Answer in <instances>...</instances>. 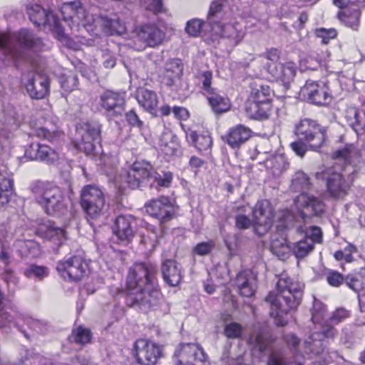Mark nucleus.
Instances as JSON below:
<instances>
[{
    "label": "nucleus",
    "instance_id": "obj_1",
    "mask_svg": "<svg viewBox=\"0 0 365 365\" xmlns=\"http://www.w3.org/2000/svg\"><path fill=\"white\" fill-rule=\"evenodd\" d=\"M125 304L147 312L159 304L161 294L155 287V267L135 262L128 269L124 289Z\"/></svg>",
    "mask_w": 365,
    "mask_h": 365
},
{
    "label": "nucleus",
    "instance_id": "obj_2",
    "mask_svg": "<svg viewBox=\"0 0 365 365\" xmlns=\"http://www.w3.org/2000/svg\"><path fill=\"white\" fill-rule=\"evenodd\" d=\"M304 284L282 274L277 283V292H270L265 298L269 304V314L278 327L288 323L287 316L300 304Z\"/></svg>",
    "mask_w": 365,
    "mask_h": 365
},
{
    "label": "nucleus",
    "instance_id": "obj_3",
    "mask_svg": "<svg viewBox=\"0 0 365 365\" xmlns=\"http://www.w3.org/2000/svg\"><path fill=\"white\" fill-rule=\"evenodd\" d=\"M358 150L353 145H346L333 153L334 158H341L348 161L341 172H336L333 168H328L315 174L317 179L326 181L327 192L334 198H343L347 194L357 176V171L351 163L357 158Z\"/></svg>",
    "mask_w": 365,
    "mask_h": 365
},
{
    "label": "nucleus",
    "instance_id": "obj_4",
    "mask_svg": "<svg viewBox=\"0 0 365 365\" xmlns=\"http://www.w3.org/2000/svg\"><path fill=\"white\" fill-rule=\"evenodd\" d=\"M29 190L34 201L44 212L52 216H61L67 211L66 198L61 189L47 181L33 182Z\"/></svg>",
    "mask_w": 365,
    "mask_h": 365
},
{
    "label": "nucleus",
    "instance_id": "obj_5",
    "mask_svg": "<svg viewBox=\"0 0 365 365\" xmlns=\"http://www.w3.org/2000/svg\"><path fill=\"white\" fill-rule=\"evenodd\" d=\"M294 134L297 140L290 146L299 156L303 157L308 150L317 151L327 139L326 129L315 120L304 118L295 125Z\"/></svg>",
    "mask_w": 365,
    "mask_h": 365
},
{
    "label": "nucleus",
    "instance_id": "obj_6",
    "mask_svg": "<svg viewBox=\"0 0 365 365\" xmlns=\"http://www.w3.org/2000/svg\"><path fill=\"white\" fill-rule=\"evenodd\" d=\"M311 187L312 183L306 173L302 171L294 173L292 178L290 188L294 192H301L294 200L296 205L305 210L307 215L317 216L323 213L324 205L319 198L306 194V191Z\"/></svg>",
    "mask_w": 365,
    "mask_h": 365
},
{
    "label": "nucleus",
    "instance_id": "obj_7",
    "mask_svg": "<svg viewBox=\"0 0 365 365\" xmlns=\"http://www.w3.org/2000/svg\"><path fill=\"white\" fill-rule=\"evenodd\" d=\"M80 204L92 225L91 220H96L104 214L105 197L102 190L93 185L84 186L81 192Z\"/></svg>",
    "mask_w": 365,
    "mask_h": 365
},
{
    "label": "nucleus",
    "instance_id": "obj_8",
    "mask_svg": "<svg viewBox=\"0 0 365 365\" xmlns=\"http://www.w3.org/2000/svg\"><path fill=\"white\" fill-rule=\"evenodd\" d=\"M61 12L63 21L71 30L78 29L80 25L88 29L96 21L93 16L90 14L79 1L64 3Z\"/></svg>",
    "mask_w": 365,
    "mask_h": 365
},
{
    "label": "nucleus",
    "instance_id": "obj_9",
    "mask_svg": "<svg viewBox=\"0 0 365 365\" xmlns=\"http://www.w3.org/2000/svg\"><path fill=\"white\" fill-rule=\"evenodd\" d=\"M320 327L319 331H313L304 341L305 351L307 353L314 355L323 353L329 342L336 336V329L329 323H323Z\"/></svg>",
    "mask_w": 365,
    "mask_h": 365
},
{
    "label": "nucleus",
    "instance_id": "obj_10",
    "mask_svg": "<svg viewBox=\"0 0 365 365\" xmlns=\"http://www.w3.org/2000/svg\"><path fill=\"white\" fill-rule=\"evenodd\" d=\"M98 105L109 119L121 117L125 109V93L106 90L100 95Z\"/></svg>",
    "mask_w": 365,
    "mask_h": 365
},
{
    "label": "nucleus",
    "instance_id": "obj_11",
    "mask_svg": "<svg viewBox=\"0 0 365 365\" xmlns=\"http://www.w3.org/2000/svg\"><path fill=\"white\" fill-rule=\"evenodd\" d=\"M56 269L64 279L78 282L86 274L88 264L82 257L73 255L60 260Z\"/></svg>",
    "mask_w": 365,
    "mask_h": 365
},
{
    "label": "nucleus",
    "instance_id": "obj_12",
    "mask_svg": "<svg viewBox=\"0 0 365 365\" xmlns=\"http://www.w3.org/2000/svg\"><path fill=\"white\" fill-rule=\"evenodd\" d=\"M26 11L29 19L36 26L48 25L52 28L59 38L64 36V28L58 18L51 11L46 10L39 4H29Z\"/></svg>",
    "mask_w": 365,
    "mask_h": 365
},
{
    "label": "nucleus",
    "instance_id": "obj_13",
    "mask_svg": "<svg viewBox=\"0 0 365 365\" xmlns=\"http://www.w3.org/2000/svg\"><path fill=\"white\" fill-rule=\"evenodd\" d=\"M322 241L321 229L317 226H311L307 228L305 236L292 245L291 252L297 259H303L314 250L316 243H321Z\"/></svg>",
    "mask_w": 365,
    "mask_h": 365
},
{
    "label": "nucleus",
    "instance_id": "obj_14",
    "mask_svg": "<svg viewBox=\"0 0 365 365\" xmlns=\"http://www.w3.org/2000/svg\"><path fill=\"white\" fill-rule=\"evenodd\" d=\"M134 348V355L139 365H156L162 355L161 347L146 339L137 340Z\"/></svg>",
    "mask_w": 365,
    "mask_h": 365
},
{
    "label": "nucleus",
    "instance_id": "obj_15",
    "mask_svg": "<svg viewBox=\"0 0 365 365\" xmlns=\"http://www.w3.org/2000/svg\"><path fill=\"white\" fill-rule=\"evenodd\" d=\"M252 213L255 232L259 235H263L270 229L274 217L270 202L267 200L258 201Z\"/></svg>",
    "mask_w": 365,
    "mask_h": 365
},
{
    "label": "nucleus",
    "instance_id": "obj_16",
    "mask_svg": "<svg viewBox=\"0 0 365 365\" xmlns=\"http://www.w3.org/2000/svg\"><path fill=\"white\" fill-rule=\"evenodd\" d=\"M272 341L273 339L269 331L262 327L255 328L248 339L252 355L259 359L269 352Z\"/></svg>",
    "mask_w": 365,
    "mask_h": 365
},
{
    "label": "nucleus",
    "instance_id": "obj_17",
    "mask_svg": "<svg viewBox=\"0 0 365 365\" xmlns=\"http://www.w3.org/2000/svg\"><path fill=\"white\" fill-rule=\"evenodd\" d=\"M300 96L307 102L317 106H325L331 101L327 88L312 80H308L299 92Z\"/></svg>",
    "mask_w": 365,
    "mask_h": 365
},
{
    "label": "nucleus",
    "instance_id": "obj_18",
    "mask_svg": "<svg viewBox=\"0 0 365 365\" xmlns=\"http://www.w3.org/2000/svg\"><path fill=\"white\" fill-rule=\"evenodd\" d=\"M145 208L147 213L157 219L160 223L170 220L174 213L170 199L165 196L149 200L145 204Z\"/></svg>",
    "mask_w": 365,
    "mask_h": 365
},
{
    "label": "nucleus",
    "instance_id": "obj_19",
    "mask_svg": "<svg viewBox=\"0 0 365 365\" xmlns=\"http://www.w3.org/2000/svg\"><path fill=\"white\" fill-rule=\"evenodd\" d=\"M25 87L28 95L31 98H44L49 93V78L41 73H30L28 74Z\"/></svg>",
    "mask_w": 365,
    "mask_h": 365
},
{
    "label": "nucleus",
    "instance_id": "obj_20",
    "mask_svg": "<svg viewBox=\"0 0 365 365\" xmlns=\"http://www.w3.org/2000/svg\"><path fill=\"white\" fill-rule=\"evenodd\" d=\"M135 220L130 215H118L114 222L113 232L119 242L127 245L135 236Z\"/></svg>",
    "mask_w": 365,
    "mask_h": 365
},
{
    "label": "nucleus",
    "instance_id": "obj_21",
    "mask_svg": "<svg viewBox=\"0 0 365 365\" xmlns=\"http://www.w3.org/2000/svg\"><path fill=\"white\" fill-rule=\"evenodd\" d=\"M36 235L38 237L60 246L66 241V232L58 227L54 222L43 220L36 228Z\"/></svg>",
    "mask_w": 365,
    "mask_h": 365
},
{
    "label": "nucleus",
    "instance_id": "obj_22",
    "mask_svg": "<svg viewBox=\"0 0 365 365\" xmlns=\"http://www.w3.org/2000/svg\"><path fill=\"white\" fill-rule=\"evenodd\" d=\"M25 157L31 160L53 164L58 160V153L47 145L32 143L26 149Z\"/></svg>",
    "mask_w": 365,
    "mask_h": 365
},
{
    "label": "nucleus",
    "instance_id": "obj_23",
    "mask_svg": "<svg viewBox=\"0 0 365 365\" xmlns=\"http://www.w3.org/2000/svg\"><path fill=\"white\" fill-rule=\"evenodd\" d=\"M81 140L77 145L79 150L86 155H90L96 150V145L101 142L100 130L98 128L87 124L85 128L80 130Z\"/></svg>",
    "mask_w": 365,
    "mask_h": 365
},
{
    "label": "nucleus",
    "instance_id": "obj_24",
    "mask_svg": "<svg viewBox=\"0 0 365 365\" xmlns=\"http://www.w3.org/2000/svg\"><path fill=\"white\" fill-rule=\"evenodd\" d=\"M211 29L216 35L227 39L232 46H237L245 36L243 29L237 23L227 24L222 21Z\"/></svg>",
    "mask_w": 365,
    "mask_h": 365
},
{
    "label": "nucleus",
    "instance_id": "obj_25",
    "mask_svg": "<svg viewBox=\"0 0 365 365\" xmlns=\"http://www.w3.org/2000/svg\"><path fill=\"white\" fill-rule=\"evenodd\" d=\"M252 133L250 128L238 124L228 130L223 140L232 148L238 149L250 138Z\"/></svg>",
    "mask_w": 365,
    "mask_h": 365
},
{
    "label": "nucleus",
    "instance_id": "obj_26",
    "mask_svg": "<svg viewBox=\"0 0 365 365\" xmlns=\"http://www.w3.org/2000/svg\"><path fill=\"white\" fill-rule=\"evenodd\" d=\"M266 68L274 80L281 81L286 87H288L294 80L296 74L295 67L290 63L286 64L267 63Z\"/></svg>",
    "mask_w": 365,
    "mask_h": 365
},
{
    "label": "nucleus",
    "instance_id": "obj_27",
    "mask_svg": "<svg viewBox=\"0 0 365 365\" xmlns=\"http://www.w3.org/2000/svg\"><path fill=\"white\" fill-rule=\"evenodd\" d=\"M21 235H23L21 229L16 230L12 235L15 238L13 243L14 249L21 257H37L40 253L38 244L32 240L20 239Z\"/></svg>",
    "mask_w": 365,
    "mask_h": 365
},
{
    "label": "nucleus",
    "instance_id": "obj_28",
    "mask_svg": "<svg viewBox=\"0 0 365 365\" xmlns=\"http://www.w3.org/2000/svg\"><path fill=\"white\" fill-rule=\"evenodd\" d=\"M138 38L149 46H155L161 43L165 34L156 25L147 24L140 26L137 29Z\"/></svg>",
    "mask_w": 365,
    "mask_h": 365
},
{
    "label": "nucleus",
    "instance_id": "obj_29",
    "mask_svg": "<svg viewBox=\"0 0 365 365\" xmlns=\"http://www.w3.org/2000/svg\"><path fill=\"white\" fill-rule=\"evenodd\" d=\"M98 20L103 31L108 35L120 36L125 33V25L116 14H101Z\"/></svg>",
    "mask_w": 365,
    "mask_h": 365
},
{
    "label": "nucleus",
    "instance_id": "obj_30",
    "mask_svg": "<svg viewBox=\"0 0 365 365\" xmlns=\"http://www.w3.org/2000/svg\"><path fill=\"white\" fill-rule=\"evenodd\" d=\"M256 277L250 270L240 272L236 277V286L242 297H250L256 289Z\"/></svg>",
    "mask_w": 365,
    "mask_h": 365
},
{
    "label": "nucleus",
    "instance_id": "obj_31",
    "mask_svg": "<svg viewBox=\"0 0 365 365\" xmlns=\"http://www.w3.org/2000/svg\"><path fill=\"white\" fill-rule=\"evenodd\" d=\"M16 38L19 44L25 49L38 52L41 51L44 47L42 39L29 29H23L20 30Z\"/></svg>",
    "mask_w": 365,
    "mask_h": 365
},
{
    "label": "nucleus",
    "instance_id": "obj_32",
    "mask_svg": "<svg viewBox=\"0 0 365 365\" xmlns=\"http://www.w3.org/2000/svg\"><path fill=\"white\" fill-rule=\"evenodd\" d=\"M188 143L192 144L198 151L202 152L210 149L212 145V140L207 131L189 129L186 133Z\"/></svg>",
    "mask_w": 365,
    "mask_h": 365
},
{
    "label": "nucleus",
    "instance_id": "obj_33",
    "mask_svg": "<svg viewBox=\"0 0 365 365\" xmlns=\"http://www.w3.org/2000/svg\"><path fill=\"white\" fill-rule=\"evenodd\" d=\"M178 266L180 267V264H178ZM161 272L165 282L170 287L178 286L181 282V269L175 261L165 260L162 264Z\"/></svg>",
    "mask_w": 365,
    "mask_h": 365
},
{
    "label": "nucleus",
    "instance_id": "obj_34",
    "mask_svg": "<svg viewBox=\"0 0 365 365\" xmlns=\"http://www.w3.org/2000/svg\"><path fill=\"white\" fill-rule=\"evenodd\" d=\"M135 98L145 110L152 114L156 110L158 98L155 91L145 88H139L136 91Z\"/></svg>",
    "mask_w": 365,
    "mask_h": 365
},
{
    "label": "nucleus",
    "instance_id": "obj_35",
    "mask_svg": "<svg viewBox=\"0 0 365 365\" xmlns=\"http://www.w3.org/2000/svg\"><path fill=\"white\" fill-rule=\"evenodd\" d=\"M13 193V180L6 165L0 164V205L9 202Z\"/></svg>",
    "mask_w": 365,
    "mask_h": 365
},
{
    "label": "nucleus",
    "instance_id": "obj_36",
    "mask_svg": "<svg viewBox=\"0 0 365 365\" xmlns=\"http://www.w3.org/2000/svg\"><path fill=\"white\" fill-rule=\"evenodd\" d=\"M160 151L167 156H173L180 148L177 136L170 130H165L159 140Z\"/></svg>",
    "mask_w": 365,
    "mask_h": 365
},
{
    "label": "nucleus",
    "instance_id": "obj_37",
    "mask_svg": "<svg viewBox=\"0 0 365 365\" xmlns=\"http://www.w3.org/2000/svg\"><path fill=\"white\" fill-rule=\"evenodd\" d=\"M184 365H197L206 359V355L202 349L197 344H184Z\"/></svg>",
    "mask_w": 365,
    "mask_h": 365
},
{
    "label": "nucleus",
    "instance_id": "obj_38",
    "mask_svg": "<svg viewBox=\"0 0 365 365\" xmlns=\"http://www.w3.org/2000/svg\"><path fill=\"white\" fill-rule=\"evenodd\" d=\"M271 104H263L253 101H248L246 106L247 115L252 119L264 120L268 118Z\"/></svg>",
    "mask_w": 365,
    "mask_h": 365
},
{
    "label": "nucleus",
    "instance_id": "obj_39",
    "mask_svg": "<svg viewBox=\"0 0 365 365\" xmlns=\"http://www.w3.org/2000/svg\"><path fill=\"white\" fill-rule=\"evenodd\" d=\"M360 7H354L351 9L342 10L338 13V17L347 27L356 31L360 23Z\"/></svg>",
    "mask_w": 365,
    "mask_h": 365
},
{
    "label": "nucleus",
    "instance_id": "obj_40",
    "mask_svg": "<svg viewBox=\"0 0 365 365\" xmlns=\"http://www.w3.org/2000/svg\"><path fill=\"white\" fill-rule=\"evenodd\" d=\"M270 251L280 259H285L291 252V246L284 237L273 236L271 239Z\"/></svg>",
    "mask_w": 365,
    "mask_h": 365
},
{
    "label": "nucleus",
    "instance_id": "obj_41",
    "mask_svg": "<svg viewBox=\"0 0 365 365\" xmlns=\"http://www.w3.org/2000/svg\"><path fill=\"white\" fill-rule=\"evenodd\" d=\"M205 96L215 113H222L227 112L230 108L229 99L220 96L216 91L207 94Z\"/></svg>",
    "mask_w": 365,
    "mask_h": 365
},
{
    "label": "nucleus",
    "instance_id": "obj_42",
    "mask_svg": "<svg viewBox=\"0 0 365 365\" xmlns=\"http://www.w3.org/2000/svg\"><path fill=\"white\" fill-rule=\"evenodd\" d=\"M222 0H215L210 6L207 14V23L210 26L211 29L222 21L224 16Z\"/></svg>",
    "mask_w": 365,
    "mask_h": 365
},
{
    "label": "nucleus",
    "instance_id": "obj_43",
    "mask_svg": "<svg viewBox=\"0 0 365 365\" xmlns=\"http://www.w3.org/2000/svg\"><path fill=\"white\" fill-rule=\"evenodd\" d=\"M271 93L272 90L269 86L255 83L254 87L252 88L250 101L262 103L263 104H271Z\"/></svg>",
    "mask_w": 365,
    "mask_h": 365
},
{
    "label": "nucleus",
    "instance_id": "obj_44",
    "mask_svg": "<svg viewBox=\"0 0 365 365\" xmlns=\"http://www.w3.org/2000/svg\"><path fill=\"white\" fill-rule=\"evenodd\" d=\"M348 124L354 130L357 135H362L365 133V120L356 109H351L346 115Z\"/></svg>",
    "mask_w": 365,
    "mask_h": 365
},
{
    "label": "nucleus",
    "instance_id": "obj_45",
    "mask_svg": "<svg viewBox=\"0 0 365 365\" xmlns=\"http://www.w3.org/2000/svg\"><path fill=\"white\" fill-rule=\"evenodd\" d=\"M12 238L13 237L10 236L6 231L0 237V260L6 265L10 263L11 258L12 248L11 247V241Z\"/></svg>",
    "mask_w": 365,
    "mask_h": 365
},
{
    "label": "nucleus",
    "instance_id": "obj_46",
    "mask_svg": "<svg viewBox=\"0 0 365 365\" xmlns=\"http://www.w3.org/2000/svg\"><path fill=\"white\" fill-rule=\"evenodd\" d=\"M92 334L91 331L83 326H79L72 330V333L68 336L71 342H75L78 344H86L91 340Z\"/></svg>",
    "mask_w": 365,
    "mask_h": 365
},
{
    "label": "nucleus",
    "instance_id": "obj_47",
    "mask_svg": "<svg viewBox=\"0 0 365 365\" xmlns=\"http://www.w3.org/2000/svg\"><path fill=\"white\" fill-rule=\"evenodd\" d=\"M180 63V59L173 60L166 66V78L168 79L167 85L169 86L174 85L182 73V66Z\"/></svg>",
    "mask_w": 365,
    "mask_h": 365
},
{
    "label": "nucleus",
    "instance_id": "obj_48",
    "mask_svg": "<svg viewBox=\"0 0 365 365\" xmlns=\"http://www.w3.org/2000/svg\"><path fill=\"white\" fill-rule=\"evenodd\" d=\"M267 167L271 170L274 175L278 176L287 168L289 163L282 155H277L266 162Z\"/></svg>",
    "mask_w": 365,
    "mask_h": 365
},
{
    "label": "nucleus",
    "instance_id": "obj_49",
    "mask_svg": "<svg viewBox=\"0 0 365 365\" xmlns=\"http://www.w3.org/2000/svg\"><path fill=\"white\" fill-rule=\"evenodd\" d=\"M23 273L27 278L42 280L48 276L49 269L46 266L31 264L24 269Z\"/></svg>",
    "mask_w": 365,
    "mask_h": 365
},
{
    "label": "nucleus",
    "instance_id": "obj_50",
    "mask_svg": "<svg viewBox=\"0 0 365 365\" xmlns=\"http://www.w3.org/2000/svg\"><path fill=\"white\" fill-rule=\"evenodd\" d=\"M132 167L135 170V175L142 185L150 177V165L145 162H135Z\"/></svg>",
    "mask_w": 365,
    "mask_h": 365
},
{
    "label": "nucleus",
    "instance_id": "obj_51",
    "mask_svg": "<svg viewBox=\"0 0 365 365\" xmlns=\"http://www.w3.org/2000/svg\"><path fill=\"white\" fill-rule=\"evenodd\" d=\"M134 172L131 165L128 170L119 175L120 187H125L126 185L131 189H136L141 186Z\"/></svg>",
    "mask_w": 365,
    "mask_h": 365
},
{
    "label": "nucleus",
    "instance_id": "obj_52",
    "mask_svg": "<svg viewBox=\"0 0 365 365\" xmlns=\"http://www.w3.org/2000/svg\"><path fill=\"white\" fill-rule=\"evenodd\" d=\"M243 327L237 322H229L225 324L223 333L228 339H236L242 336Z\"/></svg>",
    "mask_w": 365,
    "mask_h": 365
},
{
    "label": "nucleus",
    "instance_id": "obj_53",
    "mask_svg": "<svg viewBox=\"0 0 365 365\" xmlns=\"http://www.w3.org/2000/svg\"><path fill=\"white\" fill-rule=\"evenodd\" d=\"M311 313L313 323L320 324L326 314V307L320 300L314 298Z\"/></svg>",
    "mask_w": 365,
    "mask_h": 365
},
{
    "label": "nucleus",
    "instance_id": "obj_54",
    "mask_svg": "<svg viewBox=\"0 0 365 365\" xmlns=\"http://www.w3.org/2000/svg\"><path fill=\"white\" fill-rule=\"evenodd\" d=\"M349 317V312L344 308L336 309L331 315L329 319L324 323H329L333 327L334 325L338 324Z\"/></svg>",
    "mask_w": 365,
    "mask_h": 365
},
{
    "label": "nucleus",
    "instance_id": "obj_55",
    "mask_svg": "<svg viewBox=\"0 0 365 365\" xmlns=\"http://www.w3.org/2000/svg\"><path fill=\"white\" fill-rule=\"evenodd\" d=\"M78 83V76L73 73L62 77L61 81V88L67 92H71L74 90L77 87Z\"/></svg>",
    "mask_w": 365,
    "mask_h": 365
},
{
    "label": "nucleus",
    "instance_id": "obj_56",
    "mask_svg": "<svg viewBox=\"0 0 365 365\" xmlns=\"http://www.w3.org/2000/svg\"><path fill=\"white\" fill-rule=\"evenodd\" d=\"M25 323L30 329L39 334H45L48 329V324L46 322L36 319L28 318L25 320Z\"/></svg>",
    "mask_w": 365,
    "mask_h": 365
},
{
    "label": "nucleus",
    "instance_id": "obj_57",
    "mask_svg": "<svg viewBox=\"0 0 365 365\" xmlns=\"http://www.w3.org/2000/svg\"><path fill=\"white\" fill-rule=\"evenodd\" d=\"M212 79V73L211 71H207L202 73L200 77V81L202 85L203 94L206 96L215 91L214 88L211 86Z\"/></svg>",
    "mask_w": 365,
    "mask_h": 365
},
{
    "label": "nucleus",
    "instance_id": "obj_58",
    "mask_svg": "<svg viewBox=\"0 0 365 365\" xmlns=\"http://www.w3.org/2000/svg\"><path fill=\"white\" fill-rule=\"evenodd\" d=\"M1 53L4 56H14L16 55L10 39L5 34L0 36V54Z\"/></svg>",
    "mask_w": 365,
    "mask_h": 365
},
{
    "label": "nucleus",
    "instance_id": "obj_59",
    "mask_svg": "<svg viewBox=\"0 0 365 365\" xmlns=\"http://www.w3.org/2000/svg\"><path fill=\"white\" fill-rule=\"evenodd\" d=\"M154 178V182L151 184H156V187H168L170 186L171 180L173 179L172 173L170 172L163 173L162 174L156 173Z\"/></svg>",
    "mask_w": 365,
    "mask_h": 365
},
{
    "label": "nucleus",
    "instance_id": "obj_60",
    "mask_svg": "<svg viewBox=\"0 0 365 365\" xmlns=\"http://www.w3.org/2000/svg\"><path fill=\"white\" fill-rule=\"evenodd\" d=\"M316 35L318 38H321V41L324 44H327L331 39L336 36V31L334 29H326L320 28L316 30Z\"/></svg>",
    "mask_w": 365,
    "mask_h": 365
},
{
    "label": "nucleus",
    "instance_id": "obj_61",
    "mask_svg": "<svg viewBox=\"0 0 365 365\" xmlns=\"http://www.w3.org/2000/svg\"><path fill=\"white\" fill-rule=\"evenodd\" d=\"M202 22L199 19H192L187 21L186 32L191 36H197L202 29Z\"/></svg>",
    "mask_w": 365,
    "mask_h": 365
},
{
    "label": "nucleus",
    "instance_id": "obj_62",
    "mask_svg": "<svg viewBox=\"0 0 365 365\" xmlns=\"http://www.w3.org/2000/svg\"><path fill=\"white\" fill-rule=\"evenodd\" d=\"M215 247L213 241L203 242L198 243L194 248L193 252L198 255H208Z\"/></svg>",
    "mask_w": 365,
    "mask_h": 365
},
{
    "label": "nucleus",
    "instance_id": "obj_63",
    "mask_svg": "<svg viewBox=\"0 0 365 365\" xmlns=\"http://www.w3.org/2000/svg\"><path fill=\"white\" fill-rule=\"evenodd\" d=\"M126 121L132 127L141 128L143 126V122L140 119L134 109H131L125 114Z\"/></svg>",
    "mask_w": 365,
    "mask_h": 365
},
{
    "label": "nucleus",
    "instance_id": "obj_64",
    "mask_svg": "<svg viewBox=\"0 0 365 365\" xmlns=\"http://www.w3.org/2000/svg\"><path fill=\"white\" fill-rule=\"evenodd\" d=\"M344 282L354 292H357L362 288V283L354 274H349L345 278Z\"/></svg>",
    "mask_w": 365,
    "mask_h": 365
}]
</instances>
